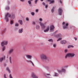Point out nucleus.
Listing matches in <instances>:
<instances>
[{"instance_id":"nucleus-55","label":"nucleus","mask_w":78,"mask_h":78,"mask_svg":"<svg viewBox=\"0 0 78 78\" xmlns=\"http://www.w3.org/2000/svg\"><path fill=\"white\" fill-rule=\"evenodd\" d=\"M33 0H30L31 2V1H32Z\"/></svg>"},{"instance_id":"nucleus-19","label":"nucleus","mask_w":78,"mask_h":78,"mask_svg":"<svg viewBox=\"0 0 78 78\" xmlns=\"http://www.w3.org/2000/svg\"><path fill=\"white\" fill-rule=\"evenodd\" d=\"M18 32L20 34H21L23 33V29L21 28V29H19Z\"/></svg>"},{"instance_id":"nucleus-10","label":"nucleus","mask_w":78,"mask_h":78,"mask_svg":"<svg viewBox=\"0 0 78 78\" xmlns=\"http://www.w3.org/2000/svg\"><path fill=\"white\" fill-rule=\"evenodd\" d=\"M31 77L33 78H38V76H37L35 74V73H32L31 75Z\"/></svg>"},{"instance_id":"nucleus-28","label":"nucleus","mask_w":78,"mask_h":78,"mask_svg":"<svg viewBox=\"0 0 78 78\" xmlns=\"http://www.w3.org/2000/svg\"><path fill=\"white\" fill-rule=\"evenodd\" d=\"M40 26L39 25H37L36 27V29H37V30H39L40 28Z\"/></svg>"},{"instance_id":"nucleus-13","label":"nucleus","mask_w":78,"mask_h":78,"mask_svg":"<svg viewBox=\"0 0 78 78\" xmlns=\"http://www.w3.org/2000/svg\"><path fill=\"white\" fill-rule=\"evenodd\" d=\"M6 57L5 56H3L2 57H1L0 58V61L1 62H2L3 60H5V59Z\"/></svg>"},{"instance_id":"nucleus-52","label":"nucleus","mask_w":78,"mask_h":78,"mask_svg":"<svg viewBox=\"0 0 78 78\" xmlns=\"http://www.w3.org/2000/svg\"><path fill=\"white\" fill-rule=\"evenodd\" d=\"M41 2H43L44 0H40Z\"/></svg>"},{"instance_id":"nucleus-6","label":"nucleus","mask_w":78,"mask_h":78,"mask_svg":"<svg viewBox=\"0 0 78 78\" xmlns=\"http://www.w3.org/2000/svg\"><path fill=\"white\" fill-rule=\"evenodd\" d=\"M63 25V29H66L69 25L68 23H66L65 25V22H63L62 23Z\"/></svg>"},{"instance_id":"nucleus-3","label":"nucleus","mask_w":78,"mask_h":78,"mask_svg":"<svg viewBox=\"0 0 78 78\" xmlns=\"http://www.w3.org/2000/svg\"><path fill=\"white\" fill-rule=\"evenodd\" d=\"M41 59L43 61H44L45 59V60H48L49 58L45 54H41L40 55Z\"/></svg>"},{"instance_id":"nucleus-8","label":"nucleus","mask_w":78,"mask_h":78,"mask_svg":"<svg viewBox=\"0 0 78 78\" xmlns=\"http://www.w3.org/2000/svg\"><path fill=\"white\" fill-rule=\"evenodd\" d=\"M44 75L46 78H52L50 76H51L50 73H44Z\"/></svg>"},{"instance_id":"nucleus-32","label":"nucleus","mask_w":78,"mask_h":78,"mask_svg":"<svg viewBox=\"0 0 78 78\" xmlns=\"http://www.w3.org/2000/svg\"><path fill=\"white\" fill-rule=\"evenodd\" d=\"M26 21H27L28 22V21H29V18H28V17H27L26 18Z\"/></svg>"},{"instance_id":"nucleus-50","label":"nucleus","mask_w":78,"mask_h":78,"mask_svg":"<svg viewBox=\"0 0 78 78\" xmlns=\"http://www.w3.org/2000/svg\"><path fill=\"white\" fill-rule=\"evenodd\" d=\"M61 40V39H58V40H57V41H60Z\"/></svg>"},{"instance_id":"nucleus-24","label":"nucleus","mask_w":78,"mask_h":78,"mask_svg":"<svg viewBox=\"0 0 78 78\" xmlns=\"http://www.w3.org/2000/svg\"><path fill=\"white\" fill-rule=\"evenodd\" d=\"M55 9V7H53L51 9V11L52 13H53L54 11V9Z\"/></svg>"},{"instance_id":"nucleus-49","label":"nucleus","mask_w":78,"mask_h":78,"mask_svg":"<svg viewBox=\"0 0 78 78\" xmlns=\"http://www.w3.org/2000/svg\"><path fill=\"white\" fill-rule=\"evenodd\" d=\"M8 4H9V3H10V2H9V1H8Z\"/></svg>"},{"instance_id":"nucleus-9","label":"nucleus","mask_w":78,"mask_h":78,"mask_svg":"<svg viewBox=\"0 0 78 78\" xmlns=\"http://www.w3.org/2000/svg\"><path fill=\"white\" fill-rule=\"evenodd\" d=\"M62 11L63 10L62 9V8H59L58 11V14L61 16L62 14Z\"/></svg>"},{"instance_id":"nucleus-26","label":"nucleus","mask_w":78,"mask_h":78,"mask_svg":"<svg viewBox=\"0 0 78 78\" xmlns=\"http://www.w3.org/2000/svg\"><path fill=\"white\" fill-rule=\"evenodd\" d=\"M6 70H7L10 73L11 72V70H10L9 67H7L6 68Z\"/></svg>"},{"instance_id":"nucleus-47","label":"nucleus","mask_w":78,"mask_h":78,"mask_svg":"<svg viewBox=\"0 0 78 78\" xmlns=\"http://www.w3.org/2000/svg\"><path fill=\"white\" fill-rule=\"evenodd\" d=\"M59 2L60 3H62V2L61 1V0H59Z\"/></svg>"},{"instance_id":"nucleus-21","label":"nucleus","mask_w":78,"mask_h":78,"mask_svg":"<svg viewBox=\"0 0 78 78\" xmlns=\"http://www.w3.org/2000/svg\"><path fill=\"white\" fill-rule=\"evenodd\" d=\"M49 4H51V3H53L55 2V0H49Z\"/></svg>"},{"instance_id":"nucleus-34","label":"nucleus","mask_w":78,"mask_h":78,"mask_svg":"<svg viewBox=\"0 0 78 78\" xmlns=\"http://www.w3.org/2000/svg\"><path fill=\"white\" fill-rule=\"evenodd\" d=\"M56 45L57 44H53V46L54 47H56Z\"/></svg>"},{"instance_id":"nucleus-2","label":"nucleus","mask_w":78,"mask_h":78,"mask_svg":"<svg viewBox=\"0 0 78 78\" xmlns=\"http://www.w3.org/2000/svg\"><path fill=\"white\" fill-rule=\"evenodd\" d=\"M58 31V30H56L54 32V33L52 34V36H54L55 35V37H56L57 38H58V39H62V38L61 37L62 35L61 33H59L58 34H55Z\"/></svg>"},{"instance_id":"nucleus-38","label":"nucleus","mask_w":78,"mask_h":78,"mask_svg":"<svg viewBox=\"0 0 78 78\" xmlns=\"http://www.w3.org/2000/svg\"><path fill=\"white\" fill-rule=\"evenodd\" d=\"M5 47H3V48H2L3 51H4V50H5Z\"/></svg>"},{"instance_id":"nucleus-11","label":"nucleus","mask_w":78,"mask_h":78,"mask_svg":"<svg viewBox=\"0 0 78 78\" xmlns=\"http://www.w3.org/2000/svg\"><path fill=\"white\" fill-rule=\"evenodd\" d=\"M40 24L41 26V28L42 30H43L45 28V26L44 25V23H42L41 22H40Z\"/></svg>"},{"instance_id":"nucleus-35","label":"nucleus","mask_w":78,"mask_h":78,"mask_svg":"<svg viewBox=\"0 0 78 78\" xmlns=\"http://www.w3.org/2000/svg\"><path fill=\"white\" fill-rule=\"evenodd\" d=\"M38 1L39 0H35L34 1L35 4H37Z\"/></svg>"},{"instance_id":"nucleus-53","label":"nucleus","mask_w":78,"mask_h":78,"mask_svg":"<svg viewBox=\"0 0 78 78\" xmlns=\"http://www.w3.org/2000/svg\"><path fill=\"white\" fill-rule=\"evenodd\" d=\"M21 1H24V0H20Z\"/></svg>"},{"instance_id":"nucleus-48","label":"nucleus","mask_w":78,"mask_h":78,"mask_svg":"<svg viewBox=\"0 0 78 78\" xmlns=\"http://www.w3.org/2000/svg\"><path fill=\"white\" fill-rule=\"evenodd\" d=\"M71 47H72V48H73L74 47L73 45H71Z\"/></svg>"},{"instance_id":"nucleus-36","label":"nucleus","mask_w":78,"mask_h":78,"mask_svg":"<svg viewBox=\"0 0 78 78\" xmlns=\"http://www.w3.org/2000/svg\"><path fill=\"white\" fill-rule=\"evenodd\" d=\"M48 41H49L50 42H53V40H52V39H49V40H48Z\"/></svg>"},{"instance_id":"nucleus-22","label":"nucleus","mask_w":78,"mask_h":78,"mask_svg":"<svg viewBox=\"0 0 78 78\" xmlns=\"http://www.w3.org/2000/svg\"><path fill=\"white\" fill-rule=\"evenodd\" d=\"M9 62L10 64H12V58L11 56H10L9 58Z\"/></svg>"},{"instance_id":"nucleus-23","label":"nucleus","mask_w":78,"mask_h":78,"mask_svg":"<svg viewBox=\"0 0 78 78\" xmlns=\"http://www.w3.org/2000/svg\"><path fill=\"white\" fill-rule=\"evenodd\" d=\"M10 23L11 25H13L14 23V21L13 20H11L10 21Z\"/></svg>"},{"instance_id":"nucleus-16","label":"nucleus","mask_w":78,"mask_h":78,"mask_svg":"<svg viewBox=\"0 0 78 78\" xmlns=\"http://www.w3.org/2000/svg\"><path fill=\"white\" fill-rule=\"evenodd\" d=\"M54 28H55V27L53 25H51L50 28V30L51 31H54Z\"/></svg>"},{"instance_id":"nucleus-37","label":"nucleus","mask_w":78,"mask_h":78,"mask_svg":"<svg viewBox=\"0 0 78 78\" xmlns=\"http://www.w3.org/2000/svg\"><path fill=\"white\" fill-rule=\"evenodd\" d=\"M15 27H18V26H19V24H18V23H16V24H15Z\"/></svg>"},{"instance_id":"nucleus-42","label":"nucleus","mask_w":78,"mask_h":78,"mask_svg":"<svg viewBox=\"0 0 78 78\" xmlns=\"http://www.w3.org/2000/svg\"><path fill=\"white\" fill-rule=\"evenodd\" d=\"M9 77H10V78H13V77H12V76L11 74H10V75Z\"/></svg>"},{"instance_id":"nucleus-5","label":"nucleus","mask_w":78,"mask_h":78,"mask_svg":"<svg viewBox=\"0 0 78 78\" xmlns=\"http://www.w3.org/2000/svg\"><path fill=\"white\" fill-rule=\"evenodd\" d=\"M75 53H68L65 56V58H67V57H71V58H73L74 56H75Z\"/></svg>"},{"instance_id":"nucleus-17","label":"nucleus","mask_w":78,"mask_h":78,"mask_svg":"<svg viewBox=\"0 0 78 78\" xmlns=\"http://www.w3.org/2000/svg\"><path fill=\"white\" fill-rule=\"evenodd\" d=\"M26 56L29 59H31L32 58V56L31 55H26Z\"/></svg>"},{"instance_id":"nucleus-1","label":"nucleus","mask_w":78,"mask_h":78,"mask_svg":"<svg viewBox=\"0 0 78 78\" xmlns=\"http://www.w3.org/2000/svg\"><path fill=\"white\" fill-rule=\"evenodd\" d=\"M10 17L11 19L13 20L15 18V15L13 14H10L8 12H7L5 15L4 19L6 22H9V18Z\"/></svg>"},{"instance_id":"nucleus-27","label":"nucleus","mask_w":78,"mask_h":78,"mask_svg":"<svg viewBox=\"0 0 78 78\" xmlns=\"http://www.w3.org/2000/svg\"><path fill=\"white\" fill-rule=\"evenodd\" d=\"M28 3H29V5H31V0H28Z\"/></svg>"},{"instance_id":"nucleus-25","label":"nucleus","mask_w":78,"mask_h":78,"mask_svg":"<svg viewBox=\"0 0 78 78\" xmlns=\"http://www.w3.org/2000/svg\"><path fill=\"white\" fill-rule=\"evenodd\" d=\"M19 22L20 23V25H22L23 24V22L21 20H19Z\"/></svg>"},{"instance_id":"nucleus-31","label":"nucleus","mask_w":78,"mask_h":78,"mask_svg":"<svg viewBox=\"0 0 78 78\" xmlns=\"http://www.w3.org/2000/svg\"><path fill=\"white\" fill-rule=\"evenodd\" d=\"M58 74L57 73H55L54 76H58Z\"/></svg>"},{"instance_id":"nucleus-44","label":"nucleus","mask_w":78,"mask_h":78,"mask_svg":"<svg viewBox=\"0 0 78 78\" xmlns=\"http://www.w3.org/2000/svg\"><path fill=\"white\" fill-rule=\"evenodd\" d=\"M4 78H7V77H6V75L5 74L4 75Z\"/></svg>"},{"instance_id":"nucleus-4","label":"nucleus","mask_w":78,"mask_h":78,"mask_svg":"<svg viewBox=\"0 0 78 78\" xmlns=\"http://www.w3.org/2000/svg\"><path fill=\"white\" fill-rule=\"evenodd\" d=\"M66 66H62L61 68V70L58 69L57 70L58 73H61L62 72H66Z\"/></svg>"},{"instance_id":"nucleus-41","label":"nucleus","mask_w":78,"mask_h":78,"mask_svg":"<svg viewBox=\"0 0 78 78\" xmlns=\"http://www.w3.org/2000/svg\"><path fill=\"white\" fill-rule=\"evenodd\" d=\"M32 23H33V24L34 25L35 24V23H36V22H32Z\"/></svg>"},{"instance_id":"nucleus-54","label":"nucleus","mask_w":78,"mask_h":78,"mask_svg":"<svg viewBox=\"0 0 78 78\" xmlns=\"http://www.w3.org/2000/svg\"><path fill=\"white\" fill-rule=\"evenodd\" d=\"M47 1H48V2H49V0H47Z\"/></svg>"},{"instance_id":"nucleus-14","label":"nucleus","mask_w":78,"mask_h":78,"mask_svg":"<svg viewBox=\"0 0 78 78\" xmlns=\"http://www.w3.org/2000/svg\"><path fill=\"white\" fill-rule=\"evenodd\" d=\"M50 30L49 27L48 26L46 27V29H45L44 30V32H48Z\"/></svg>"},{"instance_id":"nucleus-20","label":"nucleus","mask_w":78,"mask_h":78,"mask_svg":"<svg viewBox=\"0 0 78 78\" xmlns=\"http://www.w3.org/2000/svg\"><path fill=\"white\" fill-rule=\"evenodd\" d=\"M66 41L65 40H63V41H60V43L62 44H66Z\"/></svg>"},{"instance_id":"nucleus-7","label":"nucleus","mask_w":78,"mask_h":78,"mask_svg":"<svg viewBox=\"0 0 78 78\" xmlns=\"http://www.w3.org/2000/svg\"><path fill=\"white\" fill-rule=\"evenodd\" d=\"M6 31V29H4V30H0V32L1 35L2 36H4V33Z\"/></svg>"},{"instance_id":"nucleus-18","label":"nucleus","mask_w":78,"mask_h":78,"mask_svg":"<svg viewBox=\"0 0 78 78\" xmlns=\"http://www.w3.org/2000/svg\"><path fill=\"white\" fill-rule=\"evenodd\" d=\"M42 5H44V6H45V8H48V5H46L45 3L44 2H43Z\"/></svg>"},{"instance_id":"nucleus-56","label":"nucleus","mask_w":78,"mask_h":78,"mask_svg":"<svg viewBox=\"0 0 78 78\" xmlns=\"http://www.w3.org/2000/svg\"><path fill=\"white\" fill-rule=\"evenodd\" d=\"M50 39H51V38H50Z\"/></svg>"},{"instance_id":"nucleus-40","label":"nucleus","mask_w":78,"mask_h":78,"mask_svg":"<svg viewBox=\"0 0 78 78\" xmlns=\"http://www.w3.org/2000/svg\"><path fill=\"white\" fill-rule=\"evenodd\" d=\"M39 20L40 22H42V19L41 18H40Z\"/></svg>"},{"instance_id":"nucleus-45","label":"nucleus","mask_w":78,"mask_h":78,"mask_svg":"<svg viewBox=\"0 0 78 78\" xmlns=\"http://www.w3.org/2000/svg\"><path fill=\"white\" fill-rule=\"evenodd\" d=\"M68 48H71V45H68Z\"/></svg>"},{"instance_id":"nucleus-30","label":"nucleus","mask_w":78,"mask_h":78,"mask_svg":"<svg viewBox=\"0 0 78 78\" xmlns=\"http://www.w3.org/2000/svg\"><path fill=\"white\" fill-rule=\"evenodd\" d=\"M28 62H31V63H32L33 65H34V64L31 60H30L29 61H28Z\"/></svg>"},{"instance_id":"nucleus-33","label":"nucleus","mask_w":78,"mask_h":78,"mask_svg":"<svg viewBox=\"0 0 78 78\" xmlns=\"http://www.w3.org/2000/svg\"><path fill=\"white\" fill-rule=\"evenodd\" d=\"M9 9V7L8 6H7L5 8V9H6L8 10V9Z\"/></svg>"},{"instance_id":"nucleus-51","label":"nucleus","mask_w":78,"mask_h":78,"mask_svg":"<svg viewBox=\"0 0 78 78\" xmlns=\"http://www.w3.org/2000/svg\"><path fill=\"white\" fill-rule=\"evenodd\" d=\"M4 65L5 66H6V64H4Z\"/></svg>"},{"instance_id":"nucleus-46","label":"nucleus","mask_w":78,"mask_h":78,"mask_svg":"<svg viewBox=\"0 0 78 78\" xmlns=\"http://www.w3.org/2000/svg\"><path fill=\"white\" fill-rule=\"evenodd\" d=\"M74 39H77V37H74Z\"/></svg>"},{"instance_id":"nucleus-12","label":"nucleus","mask_w":78,"mask_h":78,"mask_svg":"<svg viewBox=\"0 0 78 78\" xmlns=\"http://www.w3.org/2000/svg\"><path fill=\"white\" fill-rule=\"evenodd\" d=\"M8 44V41H3L1 43L2 46H4L5 45H7Z\"/></svg>"},{"instance_id":"nucleus-29","label":"nucleus","mask_w":78,"mask_h":78,"mask_svg":"<svg viewBox=\"0 0 78 78\" xmlns=\"http://www.w3.org/2000/svg\"><path fill=\"white\" fill-rule=\"evenodd\" d=\"M31 14L33 16H34L35 15V13L34 12H31Z\"/></svg>"},{"instance_id":"nucleus-15","label":"nucleus","mask_w":78,"mask_h":78,"mask_svg":"<svg viewBox=\"0 0 78 78\" xmlns=\"http://www.w3.org/2000/svg\"><path fill=\"white\" fill-rule=\"evenodd\" d=\"M13 50H14L13 48H11L10 49L8 52L9 54H12V53L13 51Z\"/></svg>"},{"instance_id":"nucleus-43","label":"nucleus","mask_w":78,"mask_h":78,"mask_svg":"<svg viewBox=\"0 0 78 78\" xmlns=\"http://www.w3.org/2000/svg\"><path fill=\"white\" fill-rule=\"evenodd\" d=\"M68 51V50L67 49H66L65 50V53H67V51Z\"/></svg>"},{"instance_id":"nucleus-39","label":"nucleus","mask_w":78,"mask_h":78,"mask_svg":"<svg viewBox=\"0 0 78 78\" xmlns=\"http://www.w3.org/2000/svg\"><path fill=\"white\" fill-rule=\"evenodd\" d=\"M35 11L36 12H38L39 11V9H36L35 10Z\"/></svg>"}]
</instances>
